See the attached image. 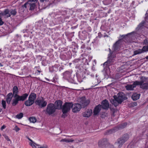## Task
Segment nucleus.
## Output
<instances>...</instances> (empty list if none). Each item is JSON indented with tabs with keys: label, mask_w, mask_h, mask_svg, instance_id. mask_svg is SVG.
Here are the masks:
<instances>
[{
	"label": "nucleus",
	"mask_w": 148,
	"mask_h": 148,
	"mask_svg": "<svg viewBox=\"0 0 148 148\" xmlns=\"http://www.w3.org/2000/svg\"><path fill=\"white\" fill-rule=\"evenodd\" d=\"M69 73V71H66V72H65L64 73V74H66V73Z\"/></svg>",
	"instance_id": "48"
},
{
	"label": "nucleus",
	"mask_w": 148,
	"mask_h": 148,
	"mask_svg": "<svg viewBox=\"0 0 148 148\" xmlns=\"http://www.w3.org/2000/svg\"><path fill=\"white\" fill-rule=\"evenodd\" d=\"M23 115L22 113H20V114L16 115V117L18 119H21L23 117Z\"/></svg>",
	"instance_id": "30"
},
{
	"label": "nucleus",
	"mask_w": 148,
	"mask_h": 148,
	"mask_svg": "<svg viewBox=\"0 0 148 148\" xmlns=\"http://www.w3.org/2000/svg\"><path fill=\"white\" fill-rule=\"evenodd\" d=\"M123 42V40L121 39L118 40L113 45V49L114 51H119L120 49Z\"/></svg>",
	"instance_id": "9"
},
{
	"label": "nucleus",
	"mask_w": 148,
	"mask_h": 148,
	"mask_svg": "<svg viewBox=\"0 0 148 148\" xmlns=\"http://www.w3.org/2000/svg\"><path fill=\"white\" fill-rule=\"evenodd\" d=\"M3 136H4L5 138L8 141H10V139L9 138L8 136H6L5 134L3 135Z\"/></svg>",
	"instance_id": "37"
},
{
	"label": "nucleus",
	"mask_w": 148,
	"mask_h": 148,
	"mask_svg": "<svg viewBox=\"0 0 148 148\" xmlns=\"http://www.w3.org/2000/svg\"><path fill=\"white\" fill-rule=\"evenodd\" d=\"M10 13L11 15H12L14 16L16 14L17 12L15 9H11L10 10Z\"/></svg>",
	"instance_id": "26"
},
{
	"label": "nucleus",
	"mask_w": 148,
	"mask_h": 148,
	"mask_svg": "<svg viewBox=\"0 0 148 148\" xmlns=\"http://www.w3.org/2000/svg\"><path fill=\"white\" fill-rule=\"evenodd\" d=\"M13 96L14 97L13 94H12L11 92L9 93L7 96V98L11 99Z\"/></svg>",
	"instance_id": "33"
},
{
	"label": "nucleus",
	"mask_w": 148,
	"mask_h": 148,
	"mask_svg": "<svg viewBox=\"0 0 148 148\" xmlns=\"http://www.w3.org/2000/svg\"><path fill=\"white\" fill-rule=\"evenodd\" d=\"M146 59L148 60V56H146L145 58Z\"/></svg>",
	"instance_id": "49"
},
{
	"label": "nucleus",
	"mask_w": 148,
	"mask_h": 148,
	"mask_svg": "<svg viewBox=\"0 0 148 148\" xmlns=\"http://www.w3.org/2000/svg\"><path fill=\"white\" fill-rule=\"evenodd\" d=\"M114 132V130L111 129L108 130L105 133V135H109L112 133Z\"/></svg>",
	"instance_id": "27"
},
{
	"label": "nucleus",
	"mask_w": 148,
	"mask_h": 148,
	"mask_svg": "<svg viewBox=\"0 0 148 148\" xmlns=\"http://www.w3.org/2000/svg\"><path fill=\"white\" fill-rule=\"evenodd\" d=\"M29 144L33 148H36V147L35 145H37L36 144V143L35 144H34L33 143H29Z\"/></svg>",
	"instance_id": "36"
},
{
	"label": "nucleus",
	"mask_w": 148,
	"mask_h": 148,
	"mask_svg": "<svg viewBox=\"0 0 148 148\" xmlns=\"http://www.w3.org/2000/svg\"><path fill=\"white\" fill-rule=\"evenodd\" d=\"M56 109L54 104L50 103L47 106L46 113L49 115H51L55 112Z\"/></svg>",
	"instance_id": "8"
},
{
	"label": "nucleus",
	"mask_w": 148,
	"mask_h": 148,
	"mask_svg": "<svg viewBox=\"0 0 148 148\" xmlns=\"http://www.w3.org/2000/svg\"><path fill=\"white\" fill-rule=\"evenodd\" d=\"M110 51V53L108 54V60L107 61L103 64V65L104 66L105 65H110L112 64L115 60L114 58L115 57V56L113 55V53H111V50L110 49H109Z\"/></svg>",
	"instance_id": "5"
},
{
	"label": "nucleus",
	"mask_w": 148,
	"mask_h": 148,
	"mask_svg": "<svg viewBox=\"0 0 148 148\" xmlns=\"http://www.w3.org/2000/svg\"><path fill=\"white\" fill-rule=\"evenodd\" d=\"M36 94L31 93L29 95L28 99L25 102V105L27 106L32 105L34 103V101L36 99Z\"/></svg>",
	"instance_id": "3"
},
{
	"label": "nucleus",
	"mask_w": 148,
	"mask_h": 148,
	"mask_svg": "<svg viewBox=\"0 0 148 148\" xmlns=\"http://www.w3.org/2000/svg\"><path fill=\"white\" fill-rule=\"evenodd\" d=\"M0 14L6 16L7 17H10L11 16L10 10L8 9L5 10L3 12L0 13Z\"/></svg>",
	"instance_id": "20"
},
{
	"label": "nucleus",
	"mask_w": 148,
	"mask_h": 148,
	"mask_svg": "<svg viewBox=\"0 0 148 148\" xmlns=\"http://www.w3.org/2000/svg\"><path fill=\"white\" fill-rule=\"evenodd\" d=\"M30 1V4H29V7H30L29 10H33L34 9L36 6V3H32L31 2V1Z\"/></svg>",
	"instance_id": "23"
},
{
	"label": "nucleus",
	"mask_w": 148,
	"mask_h": 148,
	"mask_svg": "<svg viewBox=\"0 0 148 148\" xmlns=\"http://www.w3.org/2000/svg\"><path fill=\"white\" fill-rule=\"evenodd\" d=\"M67 136L69 137V136Z\"/></svg>",
	"instance_id": "55"
},
{
	"label": "nucleus",
	"mask_w": 148,
	"mask_h": 148,
	"mask_svg": "<svg viewBox=\"0 0 148 148\" xmlns=\"http://www.w3.org/2000/svg\"><path fill=\"white\" fill-rule=\"evenodd\" d=\"M140 81H137V85H140V87L143 89H148V83H145V78L144 77H142L140 78Z\"/></svg>",
	"instance_id": "4"
},
{
	"label": "nucleus",
	"mask_w": 148,
	"mask_h": 148,
	"mask_svg": "<svg viewBox=\"0 0 148 148\" xmlns=\"http://www.w3.org/2000/svg\"><path fill=\"white\" fill-rule=\"evenodd\" d=\"M47 0H40V1L41 2H43L45 1H46Z\"/></svg>",
	"instance_id": "47"
},
{
	"label": "nucleus",
	"mask_w": 148,
	"mask_h": 148,
	"mask_svg": "<svg viewBox=\"0 0 148 148\" xmlns=\"http://www.w3.org/2000/svg\"><path fill=\"white\" fill-rule=\"evenodd\" d=\"M69 64H70V65H71V63H70Z\"/></svg>",
	"instance_id": "54"
},
{
	"label": "nucleus",
	"mask_w": 148,
	"mask_h": 148,
	"mask_svg": "<svg viewBox=\"0 0 148 148\" xmlns=\"http://www.w3.org/2000/svg\"><path fill=\"white\" fill-rule=\"evenodd\" d=\"M20 130V128H18L17 126H16L15 127L14 129V130H15L16 132H18Z\"/></svg>",
	"instance_id": "38"
},
{
	"label": "nucleus",
	"mask_w": 148,
	"mask_h": 148,
	"mask_svg": "<svg viewBox=\"0 0 148 148\" xmlns=\"http://www.w3.org/2000/svg\"><path fill=\"white\" fill-rule=\"evenodd\" d=\"M62 102L61 100H59L56 101L54 105L56 109L58 110L62 109Z\"/></svg>",
	"instance_id": "16"
},
{
	"label": "nucleus",
	"mask_w": 148,
	"mask_h": 148,
	"mask_svg": "<svg viewBox=\"0 0 148 148\" xmlns=\"http://www.w3.org/2000/svg\"><path fill=\"white\" fill-rule=\"evenodd\" d=\"M134 32H132L128 33V34H127L126 35H120V37H119V38H120L121 37H123V38H125L128 35H129L132 34L133 33H134Z\"/></svg>",
	"instance_id": "29"
},
{
	"label": "nucleus",
	"mask_w": 148,
	"mask_h": 148,
	"mask_svg": "<svg viewBox=\"0 0 148 148\" xmlns=\"http://www.w3.org/2000/svg\"><path fill=\"white\" fill-rule=\"evenodd\" d=\"M2 104L3 106V107L4 108V109H5L6 108V102L5 101L3 100L1 101Z\"/></svg>",
	"instance_id": "34"
},
{
	"label": "nucleus",
	"mask_w": 148,
	"mask_h": 148,
	"mask_svg": "<svg viewBox=\"0 0 148 148\" xmlns=\"http://www.w3.org/2000/svg\"><path fill=\"white\" fill-rule=\"evenodd\" d=\"M66 113H63V114H62V117L64 118L66 116H67V115H66Z\"/></svg>",
	"instance_id": "42"
},
{
	"label": "nucleus",
	"mask_w": 148,
	"mask_h": 148,
	"mask_svg": "<svg viewBox=\"0 0 148 148\" xmlns=\"http://www.w3.org/2000/svg\"><path fill=\"white\" fill-rule=\"evenodd\" d=\"M127 123H124L120 125L119 127V128L120 129H122L125 128V126L127 125Z\"/></svg>",
	"instance_id": "32"
},
{
	"label": "nucleus",
	"mask_w": 148,
	"mask_h": 148,
	"mask_svg": "<svg viewBox=\"0 0 148 148\" xmlns=\"http://www.w3.org/2000/svg\"><path fill=\"white\" fill-rule=\"evenodd\" d=\"M101 105L102 108L105 110H108L109 107V103L108 101L106 99L103 100L101 103Z\"/></svg>",
	"instance_id": "15"
},
{
	"label": "nucleus",
	"mask_w": 148,
	"mask_h": 148,
	"mask_svg": "<svg viewBox=\"0 0 148 148\" xmlns=\"http://www.w3.org/2000/svg\"><path fill=\"white\" fill-rule=\"evenodd\" d=\"M47 81H49V80L48 79H46Z\"/></svg>",
	"instance_id": "53"
},
{
	"label": "nucleus",
	"mask_w": 148,
	"mask_h": 148,
	"mask_svg": "<svg viewBox=\"0 0 148 148\" xmlns=\"http://www.w3.org/2000/svg\"><path fill=\"white\" fill-rule=\"evenodd\" d=\"M125 142L124 140L120 137L118 139L117 142L115 143V145L118 146L117 147H116V148H120Z\"/></svg>",
	"instance_id": "17"
},
{
	"label": "nucleus",
	"mask_w": 148,
	"mask_h": 148,
	"mask_svg": "<svg viewBox=\"0 0 148 148\" xmlns=\"http://www.w3.org/2000/svg\"><path fill=\"white\" fill-rule=\"evenodd\" d=\"M4 23V22L2 21V18L0 17V25H2Z\"/></svg>",
	"instance_id": "39"
},
{
	"label": "nucleus",
	"mask_w": 148,
	"mask_h": 148,
	"mask_svg": "<svg viewBox=\"0 0 148 148\" xmlns=\"http://www.w3.org/2000/svg\"><path fill=\"white\" fill-rule=\"evenodd\" d=\"M145 21H143L138 25V27L136 28V29L137 31L142 29L144 27V25L145 23Z\"/></svg>",
	"instance_id": "21"
},
{
	"label": "nucleus",
	"mask_w": 148,
	"mask_h": 148,
	"mask_svg": "<svg viewBox=\"0 0 148 148\" xmlns=\"http://www.w3.org/2000/svg\"><path fill=\"white\" fill-rule=\"evenodd\" d=\"M27 138L28 139L32 142L31 143H34V144H35V143L31 139L27 137Z\"/></svg>",
	"instance_id": "44"
},
{
	"label": "nucleus",
	"mask_w": 148,
	"mask_h": 148,
	"mask_svg": "<svg viewBox=\"0 0 148 148\" xmlns=\"http://www.w3.org/2000/svg\"><path fill=\"white\" fill-rule=\"evenodd\" d=\"M140 95V94L134 93L132 96V98L133 100L136 101L139 99Z\"/></svg>",
	"instance_id": "22"
},
{
	"label": "nucleus",
	"mask_w": 148,
	"mask_h": 148,
	"mask_svg": "<svg viewBox=\"0 0 148 148\" xmlns=\"http://www.w3.org/2000/svg\"><path fill=\"white\" fill-rule=\"evenodd\" d=\"M113 97L114 99H111L110 100V102L115 107H116L123 101L125 96L123 93H118L117 96L114 95Z\"/></svg>",
	"instance_id": "2"
},
{
	"label": "nucleus",
	"mask_w": 148,
	"mask_h": 148,
	"mask_svg": "<svg viewBox=\"0 0 148 148\" xmlns=\"http://www.w3.org/2000/svg\"><path fill=\"white\" fill-rule=\"evenodd\" d=\"M72 111L74 113L77 112L80 110L81 107V105L79 103L73 104L72 106Z\"/></svg>",
	"instance_id": "13"
},
{
	"label": "nucleus",
	"mask_w": 148,
	"mask_h": 148,
	"mask_svg": "<svg viewBox=\"0 0 148 148\" xmlns=\"http://www.w3.org/2000/svg\"><path fill=\"white\" fill-rule=\"evenodd\" d=\"M92 113L91 109H88L85 112L83 113V116L85 117H89Z\"/></svg>",
	"instance_id": "19"
},
{
	"label": "nucleus",
	"mask_w": 148,
	"mask_h": 148,
	"mask_svg": "<svg viewBox=\"0 0 148 148\" xmlns=\"http://www.w3.org/2000/svg\"><path fill=\"white\" fill-rule=\"evenodd\" d=\"M147 48L146 46H144L142 49H139L137 50H135L134 51V54L133 56L136 55L138 54H140L143 53L147 51Z\"/></svg>",
	"instance_id": "12"
},
{
	"label": "nucleus",
	"mask_w": 148,
	"mask_h": 148,
	"mask_svg": "<svg viewBox=\"0 0 148 148\" xmlns=\"http://www.w3.org/2000/svg\"><path fill=\"white\" fill-rule=\"evenodd\" d=\"M74 140L72 139H66V138H64L61 139L60 140V142H65L67 143H69V142H72Z\"/></svg>",
	"instance_id": "25"
},
{
	"label": "nucleus",
	"mask_w": 148,
	"mask_h": 148,
	"mask_svg": "<svg viewBox=\"0 0 148 148\" xmlns=\"http://www.w3.org/2000/svg\"><path fill=\"white\" fill-rule=\"evenodd\" d=\"M0 66H3V65L1 63H0Z\"/></svg>",
	"instance_id": "51"
},
{
	"label": "nucleus",
	"mask_w": 148,
	"mask_h": 148,
	"mask_svg": "<svg viewBox=\"0 0 148 148\" xmlns=\"http://www.w3.org/2000/svg\"><path fill=\"white\" fill-rule=\"evenodd\" d=\"M47 146H42L40 147L39 148H47Z\"/></svg>",
	"instance_id": "46"
},
{
	"label": "nucleus",
	"mask_w": 148,
	"mask_h": 148,
	"mask_svg": "<svg viewBox=\"0 0 148 148\" xmlns=\"http://www.w3.org/2000/svg\"><path fill=\"white\" fill-rule=\"evenodd\" d=\"M28 1H31V2L36 3L37 2V0H29Z\"/></svg>",
	"instance_id": "43"
},
{
	"label": "nucleus",
	"mask_w": 148,
	"mask_h": 148,
	"mask_svg": "<svg viewBox=\"0 0 148 148\" xmlns=\"http://www.w3.org/2000/svg\"><path fill=\"white\" fill-rule=\"evenodd\" d=\"M30 1H28L23 6V7H24L25 8H27V6L29 7V4H30Z\"/></svg>",
	"instance_id": "35"
},
{
	"label": "nucleus",
	"mask_w": 148,
	"mask_h": 148,
	"mask_svg": "<svg viewBox=\"0 0 148 148\" xmlns=\"http://www.w3.org/2000/svg\"><path fill=\"white\" fill-rule=\"evenodd\" d=\"M2 109L1 108H0V112H2Z\"/></svg>",
	"instance_id": "50"
},
{
	"label": "nucleus",
	"mask_w": 148,
	"mask_h": 148,
	"mask_svg": "<svg viewBox=\"0 0 148 148\" xmlns=\"http://www.w3.org/2000/svg\"><path fill=\"white\" fill-rule=\"evenodd\" d=\"M143 43L145 45H147L148 43L147 40L145 39L144 40Z\"/></svg>",
	"instance_id": "41"
},
{
	"label": "nucleus",
	"mask_w": 148,
	"mask_h": 148,
	"mask_svg": "<svg viewBox=\"0 0 148 148\" xmlns=\"http://www.w3.org/2000/svg\"><path fill=\"white\" fill-rule=\"evenodd\" d=\"M146 47H147V51H148V45L146 46Z\"/></svg>",
	"instance_id": "52"
},
{
	"label": "nucleus",
	"mask_w": 148,
	"mask_h": 148,
	"mask_svg": "<svg viewBox=\"0 0 148 148\" xmlns=\"http://www.w3.org/2000/svg\"><path fill=\"white\" fill-rule=\"evenodd\" d=\"M122 139H123L125 142H126L129 138V136L127 134H125L121 137Z\"/></svg>",
	"instance_id": "24"
},
{
	"label": "nucleus",
	"mask_w": 148,
	"mask_h": 148,
	"mask_svg": "<svg viewBox=\"0 0 148 148\" xmlns=\"http://www.w3.org/2000/svg\"><path fill=\"white\" fill-rule=\"evenodd\" d=\"M18 92L17 87L16 86H14L13 88L14 99H13L12 103V105L13 106H15L17 105L19 101H23L25 100L28 95V94L25 93L20 96L18 95Z\"/></svg>",
	"instance_id": "1"
},
{
	"label": "nucleus",
	"mask_w": 148,
	"mask_h": 148,
	"mask_svg": "<svg viewBox=\"0 0 148 148\" xmlns=\"http://www.w3.org/2000/svg\"><path fill=\"white\" fill-rule=\"evenodd\" d=\"M80 103L81 107L84 108L87 106L90 103V101L86 99L85 97H82L80 99Z\"/></svg>",
	"instance_id": "11"
},
{
	"label": "nucleus",
	"mask_w": 148,
	"mask_h": 148,
	"mask_svg": "<svg viewBox=\"0 0 148 148\" xmlns=\"http://www.w3.org/2000/svg\"><path fill=\"white\" fill-rule=\"evenodd\" d=\"M35 103L38 105L40 108L45 107L47 104V102L45 101V99L42 97L37 99L35 102Z\"/></svg>",
	"instance_id": "7"
},
{
	"label": "nucleus",
	"mask_w": 148,
	"mask_h": 148,
	"mask_svg": "<svg viewBox=\"0 0 148 148\" xmlns=\"http://www.w3.org/2000/svg\"><path fill=\"white\" fill-rule=\"evenodd\" d=\"M102 108V106L100 104H99L95 108L93 113L95 115H97L100 112Z\"/></svg>",
	"instance_id": "18"
},
{
	"label": "nucleus",
	"mask_w": 148,
	"mask_h": 148,
	"mask_svg": "<svg viewBox=\"0 0 148 148\" xmlns=\"http://www.w3.org/2000/svg\"><path fill=\"white\" fill-rule=\"evenodd\" d=\"M6 127V126L4 125H3L1 128V130H3V129H4L5 127Z\"/></svg>",
	"instance_id": "45"
},
{
	"label": "nucleus",
	"mask_w": 148,
	"mask_h": 148,
	"mask_svg": "<svg viewBox=\"0 0 148 148\" xmlns=\"http://www.w3.org/2000/svg\"><path fill=\"white\" fill-rule=\"evenodd\" d=\"M110 110L112 115L113 116H115L114 114L116 111V110L114 108H110Z\"/></svg>",
	"instance_id": "31"
},
{
	"label": "nucleus",
	"mask_w": 148,
	"mask_h": 148,
	"mask_svg": "<svg viewBox=\"0 0 148 148\" xmlns=\"http://www.w3.org/2000/svg\"><path fill=\"white\" fill-rule=\"evenodd\" d=\"M98 146L100 147L104 148L106 147L108 145L109 143L108 140L106 138L99 140L98 142Z\"/></svg>",
	"instance_id": "10"
},
{
	"label": "nucleus",
	"mask_w": 148,
	"mask_h": 148,
	"mask_svg": "<svg viewBox=\"0 0 148 148\" xmlns=\"http://www.w3.org/2000/svg\"><path fill=\"white\" fill-rule=\"evenodd\" d=\"M29 120L30 122L34 123L36 121V119L35 117H32L29 119Z\"/></svg>",
	"instance_id": "28"
},
{
	"label": "nucleus",
	"mask_w": 148,
	"mask_h": 148,
	"mask_svg": "<svg viewBox=\"0 0 148 148\" xmlns=\"http://www.w3.org/2000/svg\"><path fill=\"white\" fill-rule=\"evenodd\" d=\"M11 99L6 98V102L8 104H10V102L11 101Z\"/></svg>",
	"instance_id": "40"
},
{
	"label": "nucleus",
	"mask_w": 148,
	"mask_h": 148,
	"mask_svg": "<svg viewBox=\"0 0 148 148\" xmlns=\"http://www.w3.org/2000/svg\"><path fill=\"white\" fill-rule=\"evenodd\" d=\"M137 81H136L133 82L132 84H127L125 86L127 90H133L134 88L137 86Z\"/></svg>",
	"instance_id": "14"
},
{
	"label": "nucleus",
	"mask_w": 148,
	"mask_h": 148,
	"mask_svg": "<svg viewBox=\"0 0 148 148\" xmlns=\"http://www.w3.org/2000/svg\"><path fill=\"white\" fill-rule=\"evenodd\" d=\"M73 105L72 102H66L62 106V111L63 113H67L69 112Z\"/></svg>",
	"instance_id": "6"
}]
</instances>
